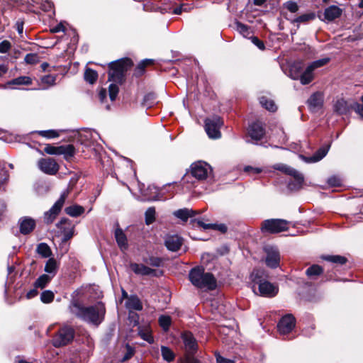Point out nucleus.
Wrapping results in <instances>:
<instances>
[{"label": "nucleus", "mask_w": 363, "mask_h": 363, "mask_svg": "<svg viewBox=\"0 0 363 363\" xmlns=\"http://www.w3.org/2000/svg\"><path fill=\"white\" fill-rule=\"evenodd\" d=\"M289 223L284 219H267L262 222L260 230L263 233L277 234L288 230Z\"/></svg>", "instance_id": "4"}, {"label": "nucleus", "mask_w": 363, "mask_h": 363, "mask_svg": "<svg viewBox=\"0 0 363 363\" xmlns=\"http://www.w3.org/2000/svg\"><path fill=\"white\" fill-rule=\"evenodd\" d=\"M9 174L5 167L0 166V188L8 179Z\"/></svg>", "instance_id": "56"}, {"label": "nucleus", "mask_w": 363, "mask_h": 363, "mask_svg": "<svg viewBox=\"0 0 363 363\" xmlns=\"http://www.w3.org/2000/svg\"><path fill=\"white\" fill-rule=\"evenodd\" d=\"M211 229H214L215 230H218V231H220V232L224 233L228 230V227L226 226V225H225L223 223H220V224L215 223V224H212Z\"/></svg>", "instance_id": "62"}, {"label": "nucleus", "mask_w": 363, "mask_h": 363, "mask_svg": "<svg viewBox=\"0 0 363 363\" xmlns=\"http://www.w3.org/2000/svg\"><path fill=\"white\" fill-rule=\"evenodd\" d=\"M161 353L162 358L167 362H172L174 359L175 355L173 351L167 347L162 346L161 347Z\"/></svg>", "instance_id": "42"}, {"label": "nucleus", "mask_w": 363, "mask_h": 363, "mask_svg": "<svg viewBox=\"0 0 363 363\" xmlns=\"http://www.w3.org/2000/svg\"><path fill=\"white\" fill-rule=\"evenodd\" d=\"M159 323L163 330L167 331L171 325V318L168 315H161L159 318Z\"/></svg>", "instance_id": "45"}, {"label": "nucleus", "mask_w": 363, "mask_h": 363, "mask_svg": "<svg viewBox=\"0 0 363 363\" xmlns=\"http://www.w3.org/2000/svg\"><path fill=\"white\" fill-rule=\"evenodd\" d=\"M205 130L210 138L218 139L221 137L220 129L223 125L222 118L216 115L208 117L204 121Z\"/></svg>", "instance_id": "5"}, {"label": "nucleus", "mask_w": 363, "mask_h": 363, "mask_svg": "<svg viewBox=\"0 0 363 363\" xmlns=\"http://www.w3.org/2000/svg\"><path fill=\"white\" fill-rule=\"evenodd\" d=\"M263 251L265 253L264 262L266 265L271 269H277L280 265V252L278 247L273 245H265L263 246Z\"/></svg>", "instance_id": "7"}, {"label": "nucleus", "mask_w": 363, "mask_h": 363, "mask_svg": "<svg viewBox=\"0 0 363 363\" xmlns=\"http://www.w3.org/2000/svg\"><path fill=\"white\" fill-rule=\"evenodd\" d=\"M65 213L72 217H77L82 215L84 212V208L82 206L74 204L65 209Z\"/></svg>", "instance_id": "32"}, {"label": "nucleus", "mask_w": 363, "mask_h": 363, "mask_svg": "<svg viewBox=\"0 0 363 363\" xmlns=\"http://www.w3.org/2000/svg\"><path fill=\"white\" fill-rule=\"evenodd\" d=\"M235 29L243 38H249L250 29L247 25L237 21L235 23Z\"/></svg>", "instance_id": "40"}, {"label": "nucleus", "mask_w": 363, "mask_h": 363, "mask_svg": "<svg viewBox=\"0 0 363 363\" xmlns=\"http://www.w3.org/2000/svg\"><path fill=\"white\" fill-rule=\"evenodd\" d=\"M38 168L44 173L50 175L57 174L59 170V165L55 159L48 157L42 158L38 162Z\"/></svg>", "instance_id": "13"}, {"label": "nucleus", "mask_w": 363, "mask_h": 363, "mask_svg": "<svg viewBox=\"0 0 363 363\" xmlns=\"http://www.w3.org/2000/svg\"><path fill=\"white\" fill-rule=\"evenodd\" d=\"M74 337V330L72 327L64 326L61 328L52 339V344L55 347L65 346L72 341Z\"/></svg>", "instance_id": "8"}, {"label": "nucleus", "mask_w": 363, "mask_h": 363, "mask_svg": "<svg viewBox=\"0 0 363 363\" xmlns=\"http://www.w3.org/2000/svg\"><path fill=\"white\" fill-rule=\"evenodd\" d=\"M342 9L337 6L332 5L326 8L324 11L325 18L328 21H333L341 16Z\"/></svg>", "instance_id": "24"}, {"label": "nucleus", "mask_w": 363, "mask_h": 363, "mask_svg": "<svg viewBox=\"0 0 363 363\" xmlns=\"http://www.w3.org/2000/svg\"><path fill=\"white\" fill-rule=\"evenodd\" d=\"M191 283L199 289L213 290L216 288V279L209 272H205L202 267L191 269L189 274Z\"/></svg>", "instance_id": "2"}, {"label": "nucleus", "mask_w": 363, "mask_h": 363, "mask_svg": "<svg viewBox=\"0 0 363 363\" xmlns=\"http://www.w3.org/2000/svg\"><path fill=\"white\" fill-rule=\"evenodd\" d=\"M56 77L54 75H45L41 77L42 89H45L55 84Z\"/></svg>", "instance_id": "38"}, {"label": "nucleus", "mask_w": 363, "mask_h": 363, "mask_svg": "<svg viewBox=\"0 0 363 363\" xmlns=\"http://www.w3.org/2000/svg\"><path fill=\"white\" fill-rule=\"evenodd\" d=\"M155 220V209L150 207L145 211V223L147 225L152 223Z\"/></svg>", "instance_id": "44"}, {"label": "nucleus", "mask_w": 363, "mask_h": 363, "mask_svg": "<svg viewBox=\"0 0 363 363\" xmlns=\"http://www.w3.org/2000/svg\"><path fill=\"white\" fill-rule=\"evenodd\" d=\"M265 124L257 121L251 123V144L267 147Z\"/></svg>", "instance_id": "6"}, {"label": "nucleus", "mask_w": 363, "mask_h": 363, "mask_svg": "<svg viewBox=\"0 0 363 363\" xmlns=\"http://www.w3.org/2000/svg\"><path fill=\"white\" fill-rule=\"evenodd\" d=\"M323 102V96L319 92L313 94L308 99L307 103L311 111H316L322 107Z\"/></svg>", "instance_id": "22"}, {"label": "nucleus", "mask_w": 363, "mask_h": 363, "mask_svg": "<svg viewBox=\"0 0 363 363\" xmlns=\"http://www.w3.org/2000/svg\"><path fill=\"white\" fill-rule=\"evenodd\" d=\"M183 244V239L177 235H167L164 240L166 247L172 252L178 251Z\"/></svg>", "instance_id": "20"}, {"label": "nucleus", "mask_w": 363, "mask_h": 363, "mask_svg": "<svg viewBox=\"0 0 363 363\" xmlns=\"http://www.w3.org/2000/svg\"><path fill=\"white\" fill-rule=\"evenodd\" d=\"M173 215L184 222L196 215V211L186 208L179 209L173 213Z\"/></svg>", "instance_id": "27"}, {"label": "nucleus", "mask_w": 363, "mask_h": 363, "mask_svg": "<svg viewBox=\"0 0 363 363\" xmlns=\"http://www.w3.org/2000/svg\"><path fill=\"white\" fill-rule=\"evenodd\" d=\"M191 175L198 180L207 179L212 173L211 166L205 162L199 161L191 166Z\"/></svg>", "instance_id": "10"}, {"label": "nucleus", "mask_w": 363, "mask_h": 363, "mask_svg": "<svg viewBox=\"0 0 363 363\" xmlns=\"http://www.w3.org/2000/svg\"><path fill=\"white\" fill-rule=\"evenodd\" d=\"M329 61H330L329 57L322 58V59L312 62L311 64H309L308 65L307 67L308 68L309 70H311L313 72V71L315 69L325 65L327 63L329 62Z\"/></svg>", "instance_id": "39"}, {"label": "nucleus", "mask_w": 363, "mask_h": 363, "mask_svg": "<svg viewBox=\"0 0 363 363\" xmlns=\"http://www.w3.org/2000/svg\"><path fill=\"white\" fill-rule=\"evenodd\" d=\"M36 251L41 257L44 258L50 257L52 254L50 247L45 242H42L38 245Z\"/></svg>", "instance_id": "36"}, {"label": "nucleus", "mask_w": 363, "mask_h": 363, "mask_svg": "<svg viewBox=\"0 0 363 363\" xmlns=\"http://www.w3.org/2000/svg\"><path fill=\"white\" fill-rule=\"evenodd\" d=\"M86 354L84 352H80L79 354H73L72 357L67 359L64 363H82V358H85Z\"/></svg>", "instance_id": "46"}, {"label": "nucleus", "mask_w": 363, "mask_h": 363, "mask_svg": "<svg viewBox=\"0 0 363 363\" xmlns=\"http://www.w3.org/2000/svg\"><path fill=\"white\" fill-rule=\"evenodd\" d=\"M74 152V147L72 145L60 146L59 155H63L66 160L73 157Z\"/></svg>", "instance_id": "35"}, {"label": "nucleus", "mask_w": 363, "mask_h": 363, "mask_svg": "<svg viewBox=\"0 0 363 363\" xmlns=\"http://www.w3.org/2000/svg\"><path fill=\"white\" fill-rule=\"evenodd\" d=\"M322 259L340 265L345 264L347 261L345 257L341 255H325L322 257Z\"/></svg>", "instance_id": "34"}, {"label": "nucleus", "mask_w": 363, "mask_h": 363, "mask_svg": "<svg viewBox=\"0 0 363 363\" xmlns=\"http://www.w3.org/2000/svg\"><path fill=\"white\" fill-rule=\"evenodd\" d=\"M58 267L59 265L56 259L54 258H49L46 262L44 270L48 275L54 277L57 272Z\"/></svg>", "instance_id": "29"}, {"label": "nucleus", "mask_w": 363, "mask_h": 363, "mask_svg": "<svg viewBox=\"0 0 363 363\" xmlns=\"http://www.w3.org/2000/svg\"><path fill=\"white\" fill-rule=\"evenodd\" d=\"M285 8H286L291 13H296L298 10L297 4L294 1H287L285 4Z\"/></svg>", "instance_id": "59"}, {"label": "nucleus", "mask_w": 363, "mask_h": 363, "mask_svg": "<svg viewBox=\"0 0 363 363\" xmlns=\"http://www.w3.org/2000/svg\"><path fill=\"white\" fill-rule=\"evenodd\" d=\"M351 108L363 119V105L357 102H354Z\"/></svg>", "instance_id": "57"}, {"label": "nucleus", "mask_w": 363, "mask_h": 363, "mask_svg": "<svg viewBox=\"0 0 363 363\" xmlns=\"http://www.w3.org/2000/svg\"><path fill=\"white\" fill-rule=\"evenodd\" d=\"M20 233L23 235L30 233L35 228V220L28 216L22 217L18 220Z\"/></svg>", "instance_id": "18"}, {"label": "nucleus", "mask_w": 363, "mask_h": 363, "mask_svg": "<svg viewBox=\"0 0 363 363\" xmlns=\"http://www.w3.org/2000/svg\"><path fill=\"white\" fill-rule=\"evenodd\" d=\"M217 363H235L232 359H229L220 356L219 354H216Z\"/></svg>", "instance_id": "63"}, {"label": "nucleus", "mask_w": 363, "mask_h": 363, "mask_svg": "<svg viewBox=\"0 0 363 363\" xmlns=\"http://www.w3.org/2000/svg\"><path fill=\"white\" fill-rule=\"evenodd\" d=\"M273 167L276 170H279L287 175L293 177L298 186H301L303 183L304 177L303 174L293 167L282 163L276 164Z\"/></svg>", "instance_id": "16"}, {"label": "nucleus", "mask_w": 363, "mask_h": 363, "mask_svg": "<svg viewBox=\"0 0 363 363\" xmlns=\"http://www.w3.org/2000/svg\"><path fill=\"white\" fill-rule=\"evenodd\" d=\"M44 151L49 155H59L60 146L55 147L53 145H48L44 148Z\"/></svg>", "instance_id": "53"}, {"label": "nucleus", "mask_w": 363, "mask_h": 363, "mask_svg": "<svg viewBox=\"0 0 363 363\" xmlns=\"http://www.w3.org/2000/svg\"><path fill=\"white\" fill-rule=\"evenodd\" d=\"M328 185L331 187L340 186L342 184V179L337 176H332L328 179Z\"/></svg>", "instance_id": "51"}, {"label": "nucleus", "mask_w": 363, "mask_h": 363, "mask_svg": "<svg viewBox=\"0 0 363 363\" xmlns=\"http://www.w3.org/2000/svg\"><path fill=\"white\" fill-rule=\"evenodd\" d=\"M251 43L255 45L259 50H264L265 49L264 43L256 36H251Z\"/></svg>", "instance_id": "54"}, {"label": "nucleus", "mask_w": 363, "mask_h": 363, "mask_svg": "<svg viewBox=\"0 0 363 363\" xmlns=\"http://www.w3.org/2000/svg\"><path fill=\"white\" fill-rule=\"evenodd\" d=\"M38 133L40 135L47 138H55L60 135L59 133L55 130H40Z\"/></svg>", "instance_id": "48"}, {"label": "nucleus", "mask_w": 363, "mask_h": 363, "mask_svg": "<svg viewBox=\"0 0 363 363\" xmlns=\"http://www.w3.org/2000/svg\"><path fill=\"white\" fill-rule=\"evenodd\" d=\"M258 101L261 106L269 112H275L277 110V106L274 101L267 96H260L258 97Z\"/></svg>", "instance_id": "25"}, {"label": "nucleus", "mask_w": 363, "mask_h": 363, "mask_svg": "<svg viewBox=\"0 0 363 363\" xmlns=\"http://www.w3.org/2000/svg\"><path fill=\"white\" fill-rule=\"evenodd\" d=\"M130 267L135 274L140 276H152L158 277L163 274L162 271L153 269L143 264L131 263L130 264Z\"/></svg>", "instance_id": "15"}, {"label": "nucleus", "mask_w": 363, "mask_h": 363, "mask_svg": "<svg viewBox=\"0 0 363 363\" xmlns=\"http://www.w3.org/2000/svg\"><path fill=\"white\" fill-rule=\"evenodd\" d=\"M125 306L129 311H141L143 304L137 296H130L127 298Z\"/></svg>", "instance_id": "26"}, {"label": "nucleus", "mask_w": 363, "mask_h": 363, "mask_svg": "<svg viewBox=\"0 0 363 363\" xmlns=\"http://www.w3.org/2000/svg\"><path fill=\"white\" fill-rule=\"evenodd\" d=\"M313 18H314V15L313 14H312V13H306V14H303V15H301L298 17H297L294 20V21L296 22V23H303V22L308 21L309 20H311Z\"/></svg>", "instance_id": "55"}, {"label": "nucleus", "mask_w": 363, "mask_h": 363, "mask_svg": "<svg viewBox=\"0 0 363 363\" xmlns=\"http://www.w3.org/2000/svg\"><path fill=\"white\" fill-rule=\"evenodd\" d=\"M257 285V289L255 287L253 289V291L256 295L266 298H273L279 293L278 285L271 283L268 280L262 281Z\"/></svg>", "instance_id": "9"}, {"label": "nucleus", "mask_w": 363, "mask_h": 363, "mask_svg": "<svg viewBox=\"0 0 363 363\" xmlns=\"http://www.w3.org/2000/svg\"><path fill=\"white\" fill-rule=\"evenodd\" d=\"M152 60L150 59H145L140 62V63L138 66V69H140L141 72H143L145 67L150 64H152Z\"/></svg>", "instance_id": "64"}, {"label": "nucleus", "mask_w": 363, "mask_h": 363, "mask_svg": "<svg viewBox=\"0 0 363 363\" xmlns=\"http://www.w3.org/2000/svg\"><path fill=\"white\" fill-rule=\"evenodd\" d=\"M32 84V79L28 76H21L13 79L4 84L0 85L1 89H15L14 86L30 85Z\"/></svg>", "instance_id": "21"}, {"label": "nucleus", "mask_w": 363, "mask_h": 363, "mask_svg": "<svg viewBox=\"0 0 363 363\" xmlns=\"http://www.w3.org/2000/svg\"><path fill=\"white\" fill-rule=\"evenodd\" d=\"M98 78V74L92 69L87 68L84 73V79L89 84H94Z\"/></svg>", "instance_id": "41"}, {"label": "nucleus", "mask_w": 363, "mask_h": 363, "mask_svg": "<svg viewBox=\"0 0 363 363\" xmlns=\"http://www.w3.org/2000/svg\"><path fill=\"white\" fill-rule=\"evenodd\" d=\"M182 340L185 346L186 352L192 355L198 348V345L196 339L191 333L185 332L182 334Z\"/></svg>", "instance_id": "19"}, {"label": "nucleus", "mask_w": 363, "mask_h": 363, "mask_svg": "<svg viewBox=\"0 0 363 363\" xmlns=\"http://www.w3.org/2000/svg\"><path fill=\"white\" fill-rule=\"evenodd\" d=\"M296 325V318L291 314L283 313L281 319L277 324V329L281 335H286L290 333Z\"/></svg>", "instance_id": "12"}, {"label": "nucleus", "mask_w": 363, "mask_h": 363, "mask_svg": "<svg viewBox=\"0 0 363 363\" xmlns=\"http://www.w3.org/2000/svg\"><path fill=\"white\" fill-rule=\"evenodd\" d=\"M39 56L36 53L27 54L24 58L26 63L29 65H35L39 62Z\"/></svg>", "instance_id": "47"}, {"label": "nucleus", "mask_w": 363, "mask_h": 363, "mask_svg": "<svg viewBox=\"0 0 363 363\" xmlns=\"http://www.w3.org/2000/svg\"><path fill=\"white\" fill-rule=\"evenodd\" d=\"M60 232L63 235L62 240L67 241L71 239L74 233V225L68 218H62L56 225Z\"/></svg>", "instance_id": "14"}, {"label": "nucleus", "mask_w": 363, "mask_h": 363, "mask_svg": "<svg viewBox=\"0 0 363 363\" xmlns=\"http://www.w3.org/2000/svg\"><path fill=\"white\" fill-rule=\"evenodd\" d=\"M300 66L298 65H294L291 67L289 70V76L293 79H300Z\"/></svg>", "instance_id": "49"}, {"label": "nucleus", "mask_w": 363, "mask_h": 363, "mask_svg": "<svg viewBox=\"0 0 363 363\" xmlns=\"http://www.w3.org/2000/svg\"><path fill=\"white\" fill-rule=\"evenodd\" d=\"M126 350H127L126 353L122 358V361H123V362L129 359L134 354V350L130 345H126Z\"/></svg>", "instance_id": "61"}, {"label": "nucleus", "mask_w": 363, "mask_h": 363, "mask_svg": "<svg viewBox=\"0 0 363 363\" xmlns=\"http://www.w3.org/2000/svg\"><path fill=\"white\" fill-rule=\"evenodd\" d=\"M69 311L76 318L96 325L102 322L106 313L105 306L101 302H98L93 306H84L74 298L69 305Z\"/></svg>", "instance_id": "1"}, {"label": "nucleus", "mask_w": 363, "mask_h": 363, "mask_svg": "<svg viewBox=\"0 0 363 363\" xmlns=\"http://www.w3.org/2000/svg\"><path fill=\"white\" fill-rule=\"evenodd\" d=\"M268 278L269 274L267 271L262 267L255 268L251 273V279L255 284H258L262 281H265Z\"/></svg>", "instance_id": "23"}, {"label": "nucleus", "mask_w": 363, "mask_h": 363, "mask_svg": "<svg viewBox=\"0 0 363 363\" xmlns=\"http://www.w3.org/2000/svg\"><path fill=\"white\" fill-rule=\"evenodd\" d=\"M54 296V293L52 291L46 290L42 292L40 300L44 303H49L53 301Z\"/></svg>", "instance_id": "43"}, {"label": "nucleus", "mask_w": 363, "mask_h": 363, "mask_svg": "<svg viewBox=\"0 0 363 363\" xmlns=\"http://www.w3.org/2000/svg\"><path fill=\"white\" fill-rule=\"evenodd\" d=\"M314 78L313 72L306 67V70L300 75V82L303 85L308 84Z\"/></svg>", "instance_id": "37"}, {"label": "nucleus", "mask_w": 363, "mask_h": 363, "mask_svg": "<svg viewBox=\"0 0 363 363\" xmlns=\"http://www.w3.org/2000/svg\"><path fill=\"white\" fill-rule=\"evenodd\" d=\"M333 108L334 111L339 115L347 114L350 111L347 101L342 99L337 100Z\"/></svg>", "instance_id": "30"}, {"label": "nucleus", "mask_w": 363, "mask_h": 363, "mask_svg": "<svg viewBox=\"0 0 363 363\" xmlns=\"http://www.w3.org/2000/svg\"><path fill=\"white\" fill-rule=\"evenodd\" d=\"M119 89L118 85L115 84H111L108 86V92H109V97L110 99L113 101L118 95Z\"/></svg>", "instance_id": "50"}, {"label": "nucleus", "mask_w": 363, "mask_h": 363, "mask_svg": "<svg viewBox=\"0 0 363 363\" xmlns=\"http://www.w3.org/2000/svg\"><path fill=\"white\" fill-rule=\"evenodd\" d=\"M191 6L186 4H182L179 7H177L174 9L173 13L177 15H179L182 13V11H189L191 10Z\"/></svg>", "instance_id": "58"}, {"label": "nucleus", "mask_w": 363, "mask_h": 363, "mask_svg": "<svg viewBox=\"0 0 363 363\" xmlns=\"http://www.w3.org/2000/svg\"><path fill=\"white\" fill-rule=\"evenodd\" d=\"M52 278L50 275L42 274L35 281L34 287L43 289L50 282Z\"/></svg>", "instance_id": "33"}, {"label": "nucleus", "mask_w": 363, "mask_h": 363, "mask_svg": "<svg viewBox=\"0 0 363 363\" xmlns=\"http://www.w3.org/2000/svg\"><path fill=\"white\" fill-rule=\"evenodd\" d=\"M330 149V145H325L320 147L312 156L306 157L300 155L299 157L306 163H315L320 161L326 156Z\"/></svg>", "instance_id": "17"}, {"label": "nucleus", "mask_w": 363, "mask_h": 363, "mask_svg": "<svg viewBox=\"0 0 363 363\" xmlns=\"http://www.w3.org/2000/svg\"><path fill=\"white\" fill-rule=\"evenodd\" d=\"M66 197L67 194L64 192L50 210L44 213L43 218L46 224H50L55 220L65 204Z\"/></svg>", "instance_id": "11"}, {"label": "nucleus", "mask_w": 363, "mask_h": 363, "mask_svg": "<svg viewBox=\"0 0 363 363\" xmlns=\"http://www.w3.org/2000/svg\"><path fill=\"white\" fill-rule=\"evenodd\" d=\"M133 65V62L129 58H123L111 62L108 64V81L121 82L124 73Z\"/></svg>", "instance_id": "3"}, {"label": "nucleus", "mask_w": 363, "mask_h": 363, "mask_svg": "<svg viewBox=\"0 0 363 363\" xmlns=\"http://www.w3.org/2000/svg\"><path fill=\"white\" fill-rule=\"evenodd\" d=\"M11 48V43L8 40H4L0 43V52L6 53Z\"/></svg>", "instance_id": "60"}, {"label": "nucleus", "mask_w": 363, "mask_h": 363, "mask_svg": "<svg viewBox=\"0 0 363 363\" xmlns=\"http://www.w3.org/2000/svg\"><path fill=\"white\" fill-rule=\"evenodd\" d=\"M323 272V269L322 267L318 264H313L306 269V274L310 279L315 280Z\"/></svg>", "instance_id": "31"}, {"label": "nucleus", "mask_w": 363, "mask_h": 363, "mask_svg": "<svg viewBox=\"0 0 363 363\" xmlns=\"http://www.w3.org/2000/svg\"><path fill=\"white\" fill-rule=\"evenodd\" d=\"M115 238L118 245L122 250H125L128 248L127 238L121 228H117L115 230Z\"/></svg>", "instance_id": "28"}, {"label": "nucleus", "mask_w": 363, "mask_h": 363, "mask_svg": "<svg viewBox=\"0 0 363 363\" xmlns=\"http://www.w3.org/2000/svg\"><path fill=\"white\" fill-rule=\"evenodd\" d=\"M139 335L141 337L143 340L147 341L149 343H152L154 342L153 337L152 336L150 332L148 330L145 331L140 330L139 332Z\"/></svg>", "instance_id": "52"}]
</instances>
